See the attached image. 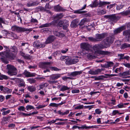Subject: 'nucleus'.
I'll use <instances>...</instances> for the list:
<instances>
[{"instance_id": "obj_1", "label": "nucleus", "mask_w": 130, "mask_h": 130, "mask_svg": "<svg viewBox=\"0 0 130 130\" xmlns=\"http://www.w3.org/2000/svg\"><path fill=\"white\" fill-rule=\"evenodd\" d=\"M11 53H10L8 52H4V54L7 58L13 60L16 57V55L18 52L17 48L15 46L12 47L11 48Z\"/></svg>"}, {"instance_id": "obj_2", "label": "nucleus", "mask_w": 130, "mask_h": 130, "mask_svg": "<svg viewBox=\"0 0 130 130\" xmlns=\"http://www.w3.org/2000/svg\"><path fill=\"white\" fill-rule=\"evenodd\" d=\"M11 29L12 31L18 33L26 32V33L27 34H28L32 30L31 28H26L18 26L16 25L12 26L11 27Z\"/></svg>"}, {"instance_id": "obj_3", "label": "nucleus", "mask_w": 130, "mask_h": 130, "mask_svg": "<svg viewBox=\"0 0 130 130\" xmlns=\"http://www.w3.org/2000/svg\"><path fill=\"white\" fill-rule=\"evenodd\" d=\"M60 60L64 61L66 64L67 65H70L75 64L78 61V60L76 59H72L71 57L69 56H63L61 57Z\"/></svg>"}, {"instance_id": "obj_4", "label": "nucleus", "mask_w": 130, "mask_h": 130, "mask_svg": "<svg viewBox=\"0 0 130 130\" xmlns=\"http://www.w3.org/2000/svg\"><path fill=\"white\" fill-rule=\"evenodd\" d=\"M114 40V38L113 37L109 36L106 37L102 41L101 43L104 48H107L110 46V45L113 42Z\"/></svg>"}, {"instance_id": "obj_5", "label": "nucleus", "mask_w": 130, "mask_h": 130, "mask_svg": "<svg viewBox=\"0 0 130 130\" xmlns=\"http://www.w3.org/2000/svg\"><path fill=\"white\" fill-rule=\"evenodd\" d=\"M7 73L10 76L16 75L17 74V69L13 65L8 64L7 65Z\"/></svg>"}, {"instance_id": "obj_6", "label": "nucleus", "mask_w": 130, "mask_h": 130, "mask_svg": "<svg viewBox=\"0 0 130 130\" xmlns=\"http://www.w3.org/2000/svg\"><path fill=\"white\" fill-rule=\"evenodd\" d=\"M80 48L82 50V53L84 54H87L88 53L84 52L85 51H87L88 52L91 50V46L89 44L87 43H81Z\"/></svg>"}, {"instance_id": "obj_7", "label": "nucleus", "mask_w": 130, "mask_h": 130, "mask_svg": "<svg viewBox=\"0 0 130 130\" xmlns=\"http://www.w3.org/2000/svg\"><path fill=\"white\" fill-rule=\"evenodd\" d=\"M104 17L106 18L109 19L111 21L115 22H116L121 18V17L116 16L115 14L105 15L104 16Z\"/></svg>"}, {"instance_id": "obj_8", "label": "nucleus", "mask_w": 130, "mask_h": 130, "mask_svg": "<svg viewBox=\"0 0 130 130\" xmlns=\"http://www.w3.org/2000/svg\"><path fill=\"white\" fill-rule=\"evenodd\" d=\"M106 36V34L105 33L96 34L95 35V38L96 42L101 41Z\"/></svg>"}, {"instance_id": "obj_9", "label": "nucleus", "mask_w": 130, "mask_h": 130, "mask_svg": "<svg viewBox=\"0 0 130 130\" xmlns=\"http://www.w3.org/2000/svg\"><path fill=\"white\" fill-rule=\"evenodd\" d=\"M104 48H105L102 43L96 44L94 45L93 47V50L96 53L98 52V51L100 50L99 49Z\"/></svg>"}, {"instance_id": "obj_10", "label": "nucleus", "mask_w": 130, "mask_h": 130, "mask_svg": "<svg viewBox=\"0 0 130 130\" xmlns=\"http://www.w3.org/2000/svg\"><path fill=\"white\" fill-rule=\"evenodd\" d=\"M56 39V38L54 36H50L46 39L44 44H48L51 43Z\"/></svg>"}, {"instance_id": "obj_11", "label": "nucleus", "mask_w": 130, "mask_h": 130, "mask_svg": "<svg viewBox=\"0 0 130 130\" xmlns=\"http://www.w3.org/2000/svg\"><path fill=\"white\" fill-rule=\"evenodd\" d=\"M33 45L36 48L43 47L45 46V44L44 43H40L38 41L34 42L33 43Z\"/></svg>"}, {"instance_id": "obj_12", "label": "nucleus", "mask_w": 130, "mask_h": 130, "mask_svg": "<svg viewBox=\"0 0 130 130\" xmlns=\"http://www.w3.org/2000/svg\"><path fill=\"white\" fill-rule=\"evenodd\" d=\"M86 4L84 5L83 7L79 9L76 10L74 11V13H75L78 14H84L86 13L87 11H82L83 10L85 9L86 7Z\"/></svg>"}, {"instance_id": "obj_13", "label": "nucleus", "mask_w": 130, "mask_h": 130, "mask_svg": "<svg viewBox=\"0 0 130 130\" xmlns=\"http://www.w3.org/2000/svg\"><path fill=\"white\" fill-rule=\"evenodd\" d=\"M102 71V70L100 69H98L95 70H91L88 71V73L91 75L98 74Z\"/></svg>"}, {"instance_id": "obj_14", "label": "nucleus", "mask_w": 130, "mask_h": 130, "mask_svg": "<svg viewBox=\"0 0 130 130\" xmlns=\"http://www.w3.org/2000/svg\"><path fill=\"white\" fill-rule=\"evenodd\" d=\"M61 75L60 74H52L50 76V79L51 80H55L57 79L60 77Z\"/></svg>"}, {"instance_id": "obj_15", "label": "nucleus", "mask_w": 130, "mask_h": 130, "mask_svg": "<svg viewBox=\"0 0 130 130\" xmlns=\"http://www.w3.org/2000/svg\"><path fill=\"white\" fill-rule=\"evenodd\" d=\"M55 10L56 11L60 12L64 11L66 9L61 7L59 5H57L54 7Z\"/></svg>"}, {"instance_id": "obj_16", "label": "nucleus", "mask_w": 130, "mask_h": 130, "mask_svg": "<svg viewBox=\"0 0 130 130\" xmlns=\"http://www.w3.org/2000/svg\"><path fill=\"white\" fill-rule=\"evenodd\" d=\"M82 73V71H75L70 73L69 75L70 76L75 77L77 75H80Z\"/></svg>"}, {"instance_id": "obj_17", "label": "nucleus", "mask_w": 130, "mask_h": 130, "mask_svg": "<svg viewBox=\"0 0 130 130\" xmlns=\"http://www.w3.org/2000/svg\"><path fill=\"white\" fill-rule=\"evenodd\" d=\"M51 64L50 62H42L41 63V67L44 69H47L50 68V65Z\"/></svg>"}, {"instance_id": "obj_18", "label": "nucleus", "mask_w": 130, "mask_h": 130, "mask_svg": "<svg viewBox=\"0 0 130 130\" xmlns=\"http://www.w3.org/2000/svg\"><path fill=\"white\" fill-rule=\"evenodd\" d=\"M11 117L9 116L8 117H4L1 122V123L3 124H5L9 122L8 120Z\"/></svg>"}, {"instance_id": "obj_19", "label": "nucleus", "mask_w": 130, "mask_h": 130, "mask_svg": "<svg viewBox=\"0 0 130 130\" xmlns=\"http://www.w3.org/2000/svg\"><path fill=\"white\" fill-rule=\"evenodd\" d=\"M125 29V28L124 26H121L115 30L114 31V34H117L119 33H120Z\"/></svg>"}, {"instance_id": "obj_20", "label": "nucleus", "mask_w": 130, "mask_h": 130, "mask_svg": "<svg viewBox=\"0 0 130 130\" xmlns=\"http://www.w3.org/2000/svg\"><path fill=\"white\" fill-rule=\"evenodd\" d=\"M111 76H116V74L110 75L106 74L105 75H102L99 76H98L99 77V79L100 80H101L103 79H104V78H107L108 77H110Z\"/></svg>"}, {"instance_id": "obj_21", "label": "nucleus", "mask_w": 130, "mask_h": 130, "mask_svg": "<svg viewBox=\"0 0 130 130\" xmlns=\"http://www.w3.org/2000/svg\"><path fill=\"white\" fill-rule=\"evenodd\" d=\"M24 74L27 77H32L35 76V75L34 74L26 71H25L24 72Z\"/></svg>"}, {"instance_id": "obj_22", "label": "nucleus", "mask_w": 130, "mask_h": 130, "mask_svg": "<svg viewBox=\"0 0 130 130\" xmlns=\"http://www.w3.org/2000/svg\"><path fill=\"white\" fill-rule=\"evenodd\" d=\"M79 129L80 128L81 129H90L91 128H94L93 126H86V125H82L81 126H77V128Z\"/></svg>"}, {"instance_id": "obj_23", "label": "nucleus", "mask_w": 130, "mask_h": 130, "mask_svg": "<svg viewBox=\"0 0 130 130\" xmlns=\"http://www.w3.org/2000/svg\"><path fill=\"white\" fill-rule=\"evenodd\" d=\"M8 32L6 30H2L1 31V34L3 38H8Z\"/></svg>"}, {"instance_id": "obj_24", "label": "nucleus", "mask_w": 130, "mask_h": 130, "mask_svg": "<svg viewBox=\"0 0 130 130\" xmlns=\"http://www.w3.org/2000/svg\"><path fill=\"white\" fill-rule=\"evenodd\" d=\"M97 53L102 55H107L109 54L110 52L107 51H103L100 50L98 51V52Z\"/></svg>"}, {"instance_id": "obj_25", "label": "nucleus", "mask_w": 130, "mask_h": 130, "mask_svg": "<svg viewBox=\"0 0 130 130\" xmlns=\"http://www.w3.org/2000/svg\"><path fill=\"white\" fill-rule=\"evenodd\" d=\"M27 89L30 92H31L35 91L36 90L35 87L33 86H28Z\"/></svg>"}, {"instance_id": "obj_26", "label": "nucleus", "mask_w": 130, "mask_h": 130, "mask_svg": "<svg viewBox=\"0 0 130 130\" xmlns=\"http://www.w3.org/2000/svg\"><path fill=\"white\" fill-rule=\"evenodd\" d=\"M39 3L38 2H33L31 3H28L27 4V6L28 7L37 6L38 5Z\"/></svg>"}, {"instance_id": "obj_27", "label": "nucleus", "mask_w": 130, "mask_h": 130, "mask_svg": "<svg viewBox=\"0 0 130 130\" xmlns=\"http://www.w3.org/2000/svg\"><path fill=\"white\" fill-rule=\"evenodd\" d=\"M109 4L110 3L109 2H102L100 1L99 2V7H101L104 5H106L107 4Z\"/></svg>"}, {"instance_id": "obj_28", "label": "nucleus", "mask_w": 130, "mask_h": 130, "mask_svg": "<svg viewBox=\"0 0 130 130\" xmlns=\"http://www.w3.org/2000/svg\"><path fill=\"white\" fill-rule=\"evenodd\" d=\"M35 9L38 12L39 11H45L46 10L45 8L42 6L38 7L36 8Z\"/></svg>"}, {"instance_id": "obj_29", "label": "nucleus", "mask_w": 130, "mask_h": 130, "mask_svg": "<svg viewBox=\"0 0 130 130\" xmlns=\"http://www.w3.org/2000/svg\"><path fill=\"white\" fill-rule=\"evenodd\" d=\"M69 112V110H67L65 112H62L60 110H58L57 111L58 114L60 115L63 116L68 114Z\"/></svg>"}, {"instance_id": "obj_30", "label": "nucleus", "mask_w": 130, "mask_h": 130, "mask_svg": "<svg viewBox=\"0 0 130 130\" xmlns=\"http://www.w3.org/2000/svg\"><path fill=\"white\" fill-rule=\"evenodd\" d=\"M70 89V88L68 87L67 86L62 85L60 88V90L62 91H64L69 90Z\"/></svg>"}, {"instance_id": "obj_31", "label": "nucleus", "mask_w": 130, "mask_h": 130, "mask_svg": "<svg viewBox=\"0 0 130 130\" xmlns=\"http://www.w3.org/2000/svg\"><path fill=\"white\" fill-rule=\"evenodd\" d=\"M51 26L50 23H46L45 24H43L42 25L39 26V28H42L47 27Z\"/></svg>"}, {"instance_id": "obj_32", "label": "nucleus", "mask_w": 130, "mask_h": 130, "mask_svg": "<svg viewBox=\"0 0 130 130\" xmlns=\"http://www.w3.org/2000/svg\"><path fill=\"white\" fill-rule=\"evenodd\" d=\"M99 5V2L98 1V0H95L93 2L92 4L91 5V6L92 7H96Z\"/></svg>"}, {"instance_id": "obj_33", "label": "nucleus", "mask_w": 130, "mask_h": 130, "mask_svg": "<svg viewBox=\"0 0 130 130\" xmlns=\"http://www.w3.org/2000/svg\"><path fill=\"white\" fill-rule=\"evenodd\" d=\"M123 35L125 36L127 38L130 34V30H126L123 32Z\"/></svg>"}, {"instance_id": "obj_34", "label": "nucleus", "mask_w": 130, "mask_h": 130, "mask_svg": "<svg viewBox=\"0 0 130 130\" xmlns=\"http://www.w3.org/2000/svg\"><path fill=\"white\" fill-rule=\"evenodd\" d=\"M20 54L25 59H28L29 58V55H26L22 51H20Z\"/></svg>"}, {"instance_id": "obj_35", "label": "nucleus", "mask_w": 130, "mask_h": 130, "mask_svg": "<svg viewBox=\"0 0 130 130\" xmlns=\"http://www.w3.org/2000/svg\"><path fill=\"white\" fill-rule=\"evenodd\" d=\"M128 10L127 11H124L120 13V14L123 16L127 15L130 14V11Z\"/></svg>"}, {"instance_id": "obj_36", "label": "nucleus", "mask_w": 130, "mask_h": 130, "mask_svg": "<svg viewBox=\"0 0 130 130\" xmlns=\"http://www.w3.org/2000/svg\"><path fill=\"white\" fill-rule=\"evenodd\" d=\"M63 16V15L62 13H60L59 14H57L55 16V19H61Z\"/></svg>"}, {"instance_id": "obj_37", "label": "nucleus", "mask_w": 130, "mask_h": 130, "mask_svg": "<svg viewBox=\"0 0 130 130\" xmlns=\"http://www.w3.org/2000/svg\"><path fill=\"white\" fill-rule=\"evenodd\" d=\"M122 76H126L130 75V71L128 70L123 72L121 74Z\"/></svg>"}, {"instance_id": "obj_38", "label": "nucleus", "mask_w": 130, "mask_h": 130, "mask_svg": "<svg viewBox=\"0 0 130 130\" xmlns=\"http://www.w3.org/2000/svg\"><path fill=\"white\" fill-rule=\"evenodd\" d=\"M121 47L123 49L130 47V44L128 43H124L122 45Z\"/></svg>"}, {"instance_id": "obj_39", "label": "nucleus", "mask_w": 130, "mask_h": 130, "mask_svg": "<svg viewBox=\"0 0 130 130\" xmlns=\"http://www.w3.org/2000/svg\"><path fill=\"white\" fill-rule=\"evenodd\" d=\"M11 90L9 89L8 88L6 87H5V89H4V93H11Z\"/></svg>"}, {"instance_id": "obj_40", "label": "nucleus", "mask_w": 130, "mask_h": 130, "mask_svg": "<svg viewBox=\"0 0 130 130\" xmlns=\"http://www.w3.org/2000/svg\"><path fill=\"white\" fill-rule=\"evenodd\" d=\"M27 80L31 84L34 83L36 82V80L33 78H30L28 79Z\"/></svg>"}, {"instance_id": "obj_41", "label": "nucleus", "mask_w": 130, "mask_h": 130, "mask_svg": "<svg viewBox=\"0 0 130 130\" xmlns=\"http://www.w3.org/2000/svg\"><path fill=\"white\" fill-rule=\"evenodd\" d=\"M1 59L2 62L6 64H7L9 62L7 58L5 57L1 58Z\"/></svg>"}, {"instance_id": "obj_42", "label": "nucleus", "mask_w": 130, "mask_h": 130, "mask_svg": "<svg viewBox=\"0 0 130 130\" xmlns=\"http://www.w3.org/2000/svg\"><path fill=\"white\" fill-rule=\"evenodd\" d=\"M50 68L52 71H58L61 70V69H58L57 67H50Z\"/></svg>"}, {"instance_id": "obj_43", "label": "nucleus", "mask_w": 130, "mask_h": 130, "mask_svg": "<svg viewBox=\"0 0 130 130\" xmlns=\"http://www.w3.org/2000/svg\"><path fill=\"white\" fill-rule=\"evenodd\" d=\"M47 86L48 84L46 83L40 85H39L40 89L39 90H40L41 89H42L44 87H46Z\"/></svg>"}, {"instance_id": "obj_44", "label": "nucleus", "mask_w": 130, "mask_h": 130, "mask_svg": "<svg viewBox=\"0 0 130 130\" xmlns=\"http://www.w3.org/2000/svg\"><path fill=\"white\" fill-rule=\"evenodd\" d=\"M88 39L91 42H96L95 38H94L92 37H88Z\"/></svg>"}, {"instance_id": "obj_45", "label": "nucleus", "mask_w": 130, "mask_h": 130, "mask_svg": "<svg viewBox=\"0 0 130 130\" xmlns=\"http://www.w3.org/2000/svg\"><path fill=\"white\" fill-rule=\"evenodd\" d=\"M26 108L27 110H29L31 109H34V108L33 106L30 105H28L26 107Z\"/></svg>"}, {"instance_id": "obj_46", "label": "nucleus", "mask_w": 130, "mask_h": 130, "mask_svg": "<svg viewBox=\"0 0 130 130\" xmlns=\"http://www.w3.org/2000/svg\"><path fill=\"white\" fill-rule=\"evenodd\" d=\"M124 54H119L118 55V57L120 59H124Z\"/></svg>"}, {"instance_id": "obj_47", "label": "nucleus", "mask_w": 130, "mask_h": 130, "mask_svg": "<svg viewBox=\"0 0 130 130\" xmlns=\"http://www.w3.org/2000/svg\"><path fill=\"white\" fill-rule=\"evenodd\" d=\"M57 23V20H54L50 23L51 26V25H55Z\"/></svg>"}, {"instance_id": "obj_48", "label": "nucleus", "mask_w": 130, "mask_h": 130, "mask_svg": "<svg viewBox=\"0 0 130 130\" xmlns=\"http://www.w3.org/2000/svg\"><path fill=\"white\" fill-rule=\"evenodd\" d=\"M62 78V79L64 80H66L68 79H73V78L72 77H67L66 76L63 77Z\"/></svg>"}, {"instance_id": "obj_49", "label": "nucleus", "mask_w": 130, "mask_h": 130, "mask_svg": "<svg viewBox=\"0 0 130 130\" xmlns=\"http://www.w3.org/2000/svg\"><path fill=\"white\" fill-rule=\"evenodd\" d=\"M124 6L123 5H117L116 7V9L117 10H120V9H122Z\"/></svg>"}, {"instance_id": "obj_50", "label": "nucleus", "mask_w": 130, "mask_h": 130, "mask_svg": "<svg viewBox=\"0 0 130 130\" xmlns=\"http://www.w3.org/2000/svg\"><path fill=\"white\" fill-rule=\"evenodd\" d=\"M50 106H53V107H57L58 106L57 104L54 103H52L49 105Z\"/></svg>"}, {"instance_id": "obj_51", "label": "nucleus", "mask_w": 130, "mask_h": 130, "mask_svg": "<svg viewBox=\"0 0 130 130\" xmlns=\"http://www.w3.org/2000/svg\"><path fill=\"white\" fill-rule=\"evenodd\" d=\"M18 86L19 87H25L26 86V84H25V82L24 81H23V82H22L21 83H20L19 84Z\"/></svg>"}, {"instance_id": "obj_52", "label": "nucleus", "mask_w": 130, "mask_h": 130, "mask_svg": "<svg viewBox=\"0 0 130 130\" xmlns=\"http://www.w3.org/2000/svg\"><path fill=\"white\" fill-rule=\"evenodd\" d=\"M71 92L73 93H79L80 91L79 89H75L72 90Z\"/></svg>"}, {"instance_id": "obj_53", "label": "nucleus", "mask_w": 130, "mask_h": 130, "mask_svg": "<svg viewBox=\"0 0 130 130\" xmlns=\"http://www.w3.org/2000/svg\"><path fill=\"white\" fill-rule=\"evenodd\" d=\"M10 112V110H8L6 111H3L2 113L3 115L5 116L9 113Z\"/></svg>"}, {"instance_id": "obj_54", "label": "nucleus", "mask_w": 130, "mask_h": 130, "mask_svg": "<svg viewBox=\"0 0 130 130\" xmlns=\"http://www.w3.org/2000/svg\"><path fill=\"white\" fill-rule=\"evenodd\" d=\"M111 102H109L108 103V104L109 105L110 104H111L112 105H115V103L116 102V100L115 99H112L111 100Z\"/></svg>"}, {"instance_id": "obj_55", "label": "nucleus", "mask_w": 130, "mask_h": 130, "mask_svg": "<svg viewBox=\"0 0 130 130\" xmlns=\"http://www.w3.org/2000/svg\"><path fill=\"white\" fill-rule=\"evenodd\" d=\"M83 105H80L78 106H77L75 107L74 108L75 109H81L83 108Z\"/></svg>"}, {"instance_id": "obj_56", "label": "nucleus", "mask_w": 130, "mask_h": 130, "mask_svg": "<svg viewBox=\"0 0 130 130\" xmlns=\"http://www.w3.org/2000/svg\"><path fill=\"white\" fill-rule=\"evenodd\" d=\"M64 23L63 21H60L58 23V25L60 27H61L64 25Z\"/></svg>"}, {"instance_id": "obj_57", "label": "nucleus", "mask_w": 130, "mask_h": 130, "mask_svg": "<svg viewBox=\"0 0 130 130\" xmlns=\"http://www.w3.org/2000/svg\"><path fill=\"white\" fill-rule=\"evenodd\" d=\"M25 109V107L23 106H20L18 108V109L20 111H24Z\"/></svg>"}, {"instance_id": "obj_58", "label": "nucleus", "mask_w": 130, "mask_h": 130, "mask_svg": "<svg viewBox=\"0 0 130 130\" xmlns=\"http://www.w3.org/2000/svg\"><path fill=\"white\" fill-rule=\"evenodd\" d=\"M119 113V111L118 110H113L112 113V115L114 116L116 115L117 113Z\"/></svg>"}, {"instance_id": "obj_59", "label": "nucleus", "mask_w": 130, "mask_h": 130, "mask_svg": "<svg viewBox=\"0 0 130 130\" xmlns=\"http://www.w3.org/2000/svg\"><path fill=\"white\" fill-rule=\"evenodd\" d=\"M12 37L13 38L15 39H17L18 38L17 35L16 34L12 32Z\"/></svg>"}, {"instance_id": "obj_60", "label": "nucleus", "mask_w": 130, "mask_h": 130, "mask_svg": "<svg viewBox=\"0 0 130 130\" xmlns=\"http://www.w3.org/2000/svg\"><path fill=\"white\" fill-rule=\"evenodd\" d=\"M48 82L50 84H55L56 83H57L58 82L57 81H51L50 80H48Z\"/></svg>"}, {"instance_id": "obj_61", "label": "nucleus", "mask_w": 130, "mask_h": 130, "mask_svg": "<svg viewBox=\"0 0 130 130\" xmlns=\"http://www.w3.org/2000/svg\"><path fill=\"white\" fill-rule=\"evenodd\" d=\"M93 105H90V106H84V107L85 108H88L89 110H90L92 108H93Z\"/></svg>"}, {"instance_id": "obj_62", "label": "nucleus", "mask_w": 130, "mask_h": 130, "mask_svg": "<svg viewBox=\"0 0 130 130\" xmlns=\"http://www.w3.org/2000/svg\"><path fill=\"white\" fill-rule=\"evenodd\" d=\"M107 63L108 64L109 67H110L112 66L113 64V63L111 62H107Z\"/></svg>"}, {"instance_id": "obj_63", "label": "nucleus", "mask_w": 130, "mask_h": 130, "mask_svg": "<svg viewBox=\"0 0 130 130\" xmlns=\"http://www.w3.org/2000/svg\"><path fill=\"white\" fill-rule=\"evenodd\" d=\"M98 12L100 14H103L106 13V12L104 10H102L99 11Z\"/></svg>"}, {"instance_id": "obj_64", "label": "nucleus", "mask_w": 130, "mask_h": 130, "mask_svg": "<svg viewBox=\"0 0 130 130\" xmlns=\"http://www.w3.org/2000/svg\"><path fill=\"white\" fill-rule=\"evenodd\" d=\"M117 106L119 108H121L124 107V105L123 104L120 103L117 105Z\"/></svg>"}]
</instances>
